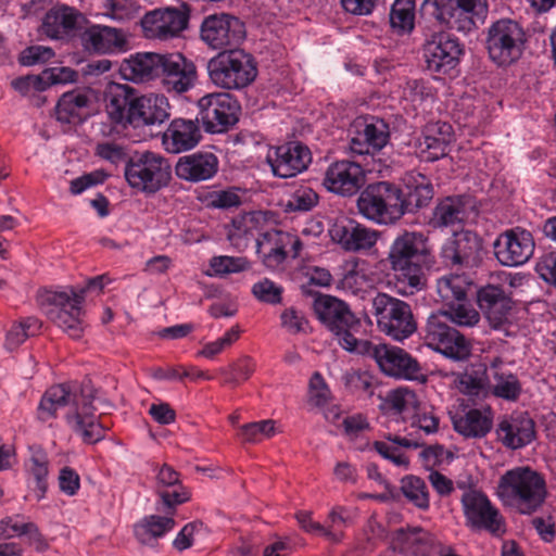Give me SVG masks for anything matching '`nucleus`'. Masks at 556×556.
I'll return each instance as SVG.
<instances>
[{"mask_svg":"<svg viewBox=\"0 0 556 556\" xmlns=\"http://www.w3.org/2000/svg\"><path fill=\"white\" fill-rule=\"evenodd\" d=\"M121 71L132 83L157 81L163 91L173 96L190 91L198 81L194 62L179 52L136 53L123 62Z\"/></svg>","mask_w":556,"mask_h":556,"instance_id":"1","label":"nucleus"},{"mask_svg":"<svg viewBox=\"0 0 556 556\" xmlns=\"http://www.w3.org/2000/svg\"><path fill=\"white\" fill-rule=\"evenodd\" d=\"M93 389L89 384L61 383L49 388L41 397L38 417L48 421L59 416V410H65L67 425L83 437L86 443H96L103 439L104 428L96 419L93 406Z\"/></svg>","mask_w":556,"mask_h":556,"instance_id":"2","label":"nucleus"},{"mask_svg":"<svg viewBox=\"0 0 556 556\" xmlns=\"http://www.w3.org/2000/svg\"><path fill=\"white\" fill-rule=\"evenodd\" d=\"M387 261L401 294H414L426 287L424 268L432 264L428 238L417 231H404L390 245Z\"/></svg>","mask_w":556,"mask_h":556,"instance_id":"3","label":"nucleus"},{"mask_svg":"<svg viewBox=\"0 0 556 556\" xmlns=\"http://www.w3.org/2000/svg\"><path fill=\"white\" fill-rule=\"evenodd\" d=\"M109 278L100 275L88 280L80 289L67 288L62 291H45L39 295V305L46 316L72 339H80L86 324L83 304L88 290L103 289Z\"/></svg>","mask_w":556,"mask_h":556,"instance_id":"4","label":"nucleus"},{"mask_svg":"<svg viewBox=\"0 0 556 556\" xmlns=\"http://www.w3.org/2000/svg\"><path fill=\"white\" fill-rule=\"evenodd\" d=\"M496 496L503 505L516 508L520 514L536 511L547 496L544 477L528 466L516 467L501 476Z\"/></svg>","mask_w":556,"mask_h":556,"instance_id":"5","label":"nucleus"},{"mask_svg":"<svg viewBox=\"0 0 556 556\" xmlns=\"http://www.w3.org/2000/svg\"><path fill=\"white\" fill-rule=\"evenodd\" d=\"M211 81L224 90H242L257 76L256 62L242 49L224 50L207 63Z\"/></svg>","mask_w":556,"mask_h":556,"instance_id":"6","label":"nucleus"},{"mask_svg":"<svg viewBox=\"0 0 556 556\" xmlns=\"http://www.w3.org/2000/svg\"><path fill=\"white\" fill-rule=\"evenodd\" d=\"M359 213L379 225H392L405 214L403 191L394 184H369L357 199Z\"/></svg>","mask_w":556,"mask_h":556,"instance_id":"7","label":"nucleus"},{"mask_svg":"<svg viewBox=\"0 0 556 556\" xmlns=\"http://www.w3.org/2000/svg\"><path fill=\"white\" fill-rule=\"evenodd\" d=\"M528 42L523 26L516 20L503 17L493 22L486 31L489 58L498 66H508L523 54Z\"/></svg>","mask_w":556,"mask_h":556,"instance_id":"8","label":"nucleus"},{"mask_svg":"<svg viewBox=\"0 0 556 556\" xmlns=\"http://www.w3.org/2000/svg\"><path fill=\"white\" fill-rule=\"evenodd\" d=\"M124 174L132 189L155 193L168 185L172 168L168 161L161 154L144 151L135 153L126 161Z\"/></svg>","mask_w":556,"mask_h":556,"instance_id":"9","label":"nucleus"},{"mask_svg":"<svg viewBox=\"0 0 556 556\" xmlns=\"http://www.w3.org/2000/svg\"><path fill=\"white\" fill-rule=\"evenodd\" d=\"M352 353L372 358L381 371L388 376L422 383L427 381L419 363L401 348L361 340Z\"/></svg>","mask_w":556,"mask_h":556,"instance_id":"10","label":"nucleus"},{"mask_svg":"<svg viewBox=\"0 0 556 556\" xmlns=\"http://www.w3.org/2000/svg\"><path fill=\"white\" fill-rule=\"evenodd\" d=\"M313 309L323 325L338 337L339 344L344 350L353 352L361 340L355 338L351 330L358 326L359 320L349 305L336 296L320 294L314 299Z\"/></svg>","mask_w":556,"mask_h":556,"instance_id":"11","label":"nucleus"},{"mask_svg":"<svg viewBox=\"0 0 556 556\" xmlns=\"http://www.w3.org/2000/svg\"><path fill=\"white\" fill-rule=\"evenodd\" d=\"M378 328L396 341H403L417 330L410 305L387 293H378L372 300Z\"/></svg>","mask_w":556,"mask_h":556,"instance_id":"12","label":"nucleus"},{"mask_svg":"<svg viewBox=\"0 0 556 556\" xmlns=\"http://www.w3.org/2000/svg\"><path fill=\"white\" fill-rule=\"evenodd\" d=\"M488 12V0H441L433 15L442 26L469 34L484 24Z\"/></svg>","mask_w":556,"mask_h":556,"instance_id":"13","label":"nucleus"},{"mask_svg":"<svg viewBox=\"0 0 556 556\" xmlns=\"http://www.w3.org/2000/svg\"><path fill=\"white\" fill-rule=\"evenodd\" d=\"M460 503L467 527L488 531L494 536H501L506 532L504 517L482 491L465 489Z\"/></svg>","mask_w":556,"mask_h":556,"instance_id":"14","label":"nucleus"},{"mask_svg":"<svg viewBox=\"0 0 556 556\" xmlns=\"http://www.w3.org/2000/svg\"><path fill=\"white\" fill-rule=\"evenodd\" d=\"M424 340L429 348L454 361H464L470 355V343L448 326L446 314L440 311L428 317Z\"/></svg>","mask_w":556,"mask_h":556,"instance_id":"15","label":"nucleus"},{"mask_svg":"<svg viewBox=\"0 0 556 556\" xmlns=\"http://www.w3.org/2000/svg\"><path fill=\"white\" fill-rule=\"evenodd\" d=\"M198 119L206 131L224 132L239 119L240 105L228 92H213L198 101Z\"/></svg>","mask_w":556,"mask_h":556,"instance_id":"16","label":"nucleus"},{"mask_svg":"<svg viewBox=\"0 0 556 556\" xmlns=\"http://www.w3.org/2000/svg\"><path fill=\"white\" fill-rule=\"evenodd\" d=\"M463 54V43L450 33H433L424 45L427 68L438 75H447L454 71Z\"/></svg>","mask_w":556,"mask_h":556,"instance_id":"17","label":"nucleus"},{"mask_svg":"<svg viewBox=\"0 0 556 556\" xmlns=\"http://www.w3.org/2000/svg\"><path fill=\"white\" fill-rule=\"evenodd\" d=\"M190 10L186 4L167 7L146 13L141 20L143 34L149 39L168 40L187 29Z\"/></svg>","mask_w":556,"mask_h":556,"instance_id":"18","label":"nucleus"},{"mask_svg":"<svg viewBox=\"0 0 556 556\" xmlns=\"http://www.w3.org/2000/svg\"><path fill=\"white\" fill-rule=\"evenodd\" d=\"M303 243L298 239V235L273 229L262 233L256 240V253L267 268L276 269L287 258H298L303 250Z\"/></svg>","mask_w":556,"mask_h":556,"instance_id":"19","label":"nucleus"},{"mask_svg":"<svg viewBox=\"0 0 556 556\" xmlns=\"http://www.w3.org/2000/svg\"><path fill=\"white\" fill-rule=\"evenodd\" d=\"M482 239L476 232L463 229L444 242L441 258L446 266L473 268L482 261Z\"/></svg>","mask_w":556,"mask_h":556,"instance_id":"20","label":"nucleus"},{"mask_svg":"<svg viewBox=\"0 0 556 556\" xmlns=\"http://www.w3.org/2000/svg\"><path fill=\"white\" fill-rule=\"evenodd\" d=\"M534 248L531 232L520 227L505 230L493 243L496 260L507 267L526 264L533 255Z\"/></svg>","mask_w":556,"mask_h":556,"instance_id":"21","label":"nucleus"},{"mask_svg":"<svg viewBox=\"0 0 556 556\" xmlns=\"http://www.w3.org/2000/svg\"><path fill=\"white\" fill-rule=\"evenodd\" d=\"M331 240L346 252H366L378 242L380 232L346 216L334 219L330 226Z\"/></svg>","mask_w":556,"mask_h":556,"instance_id":"22","label":"nucleus"},{"mask_svg":"<svg viewBox=\"0 0 556 556\" xmlns=\"http://www.w3.org/2000/svg\"><path fill=\"white\" fill-rule=\"evenodd\" d=\"M266 160L274 176L291 178L307 169L312 153L305 144L291 141L270 148Z\"/></svg>","mask_w":556,"mask_h":556,"instance_id":"23","label":"nucleus"},{"mask_svg":"<svg viewBox=\"0 0 556 556\" xmlns=\"http://www.w3.org/2000/svg\"><path fill=\"white\" fill-rule=\"evenodd\" d=\"M200 35L212 49L218 50L238 45L245 35L243 23L227 13L212 14L204 18Z\"/></svg>","mask_w":556,"mask_h":556,"instance_id":"24","label":"nucleus"},{"mask_svg":"<svg viewBox=\"0 0 556 556\" xmlns=\"http://www.w3.org/2000/svg\"><path fill=\"white\" fill-rule=\"evenodd\" d=\"M365 182L366 175L363 167L356 162L342 160L328 166L323 185L330 192L352 197L363 188Z\"/></svg>","mask_w":556,"mask_h":556,"instance_id":"25","label":"nucleus"},{"mask_svg":"<svg viewBox=\"0 0 556 556\" xmlns=\"http://www.w3.org/2000/svg\"><path fill=\"white\" fill-rule=\"evenodd\" d=\"M84 14L76 8L55 3L45 14L41 33L50 39L70 40L80 29Z\"/></svg>","mask_w":556,"mask_h":556,"instance_id":"26","label":"nucleus"},{"mask_svg":"<svg viewBox=\"0 0 556 556\" xmlns=\"http://www.w3.org/2000/svg\"><path fill=\"white\" fill-rule=\"evenodd\" d=\"M390 140L389 125L381 118L370 117L356 125L355 135L350 140L354 154H374L384 148Z\"/></svg>","mask_w":556,"mask_h":556,"instance_id":"27","label":"nucleus"},{"mask_svg":"<svg viewBox=\"0 0 556 556\" xmlns=\"http://www.w3.org/2000/svg\"><path fill=\"white\" fill-rule=\"evenodd\" d=\"M137 91L125 84L111 83L105 89V112L115 125L126 127L132 124V106Z\"/></svg>","mask_w":556,"mask_h":556,"instance_id":"28","label":"nucleus"},{"mask_svg":"<svg viewBox=\"0 0 556 556\" xmlns=\"http://www.w3.org/2000/svg\"><path fill=\"white\" fill-rule=\"evenodd\" d=\"M156 493L163 507L175 515L176 507L190 500V492L181 484L180 473L168 464L155 467Z\"/></svg>","mask_w":556,"mask_h":556,"instance_id":"29","label":"nucleus"},{"mask_svg":"<svg viewBox=\"0 0 556 556\" xmlns=\"http://www.w3.org/2000/svg\"><path fill=\"white\" fill-rule=\"evenodd\" d=\"M80 40L87 51L100 54L125 51L127 48L124 31L110 26L91 25L81 33Z\"/></svg>","mask_w":556,"mask_h":556,"instance_id":"30","label":"nucleus"},{"mask_svg":"<svg viewBox=\"0 0 556 556\" xmlns=\"http://www.w3.org/2000/svg\"><path fill=\"white\" fill-rule=\"evenodd\" d=\"M496 434L504 446L518 450L534 440L535 425L527 414L520 413L501 420Z\"/></svg>","mask_w":556,"mask_h":556,"instance_id":"31","label":"nucleus"},{"mask_svg":"<svg viewBox=\"0 0 556 556\" xmlns=\"http://www.w3.org/2000/svg\"><path fill=\"white\" fill-rule=\"evenodd\" d=\"M479 307L493 329H502L509 320L511 301L497 286H486L478 292Z\"/></svg>","mask_w":556,"mask_h":556,"instance_id":"32","label":"nucleus"},{"mask_svg":"<svg viewBox=\"0 0 556 556\" xmlns=\"http://www.w3.org/2000/svg\"><path fill=\"white\" fill-rule=\"evenodd\" d=\"M218 169V159L211 152H197L180 157L175 173L180 179L198 182L212 178Z\"/></svg>","mask_w":556,"mask_h":556,"instance_id":"33","label":"nucleus"},{"mask_svg":"<svg viewBox=\"0 0 556 556\" xmlns=\"http://www.w3.org/2000/svg\"><path fill=\"white\" fill-rule=\"evenodd\" d=\"M132 110L131 125L162 124L170 116L169 101L162 93L137 94Z\"/></svg>","mask_w":556,"mask_h":556,"instance_id":"34","label":"nucleus"},{"mask_svg":"<svg viewBox=\"0 0 556 556\" xmlns=\"http://www.w3.org/2000/svg\"><path fill=\"white\" fill-rule=\"evenodd\" d=\"M202 135L197 122L176 118L163 135V144L169 153H180L193 149Z\"/></svg>","mask_w":556,"mask_h":556,"instance_id":"35","label":"nucleus"},{"mask_svg":"<svg viewBox=\"0 0 556 556\" xmlns=\"http://www.w3.org/2000/svg\"><path fill=\"white\" fill-rule=\"evenodd\" d=\"M434 543V536L421 527L400 528L392 539L393 548L406 556H429Z\"/></svg>","mask_w":556,"mask_h":556,"instance_id":"36","label":"nucleus"},{"mask_svg":"<svg viewBox=\"0 0 556 556\" xmlns=\"http://www.w3.org/2000/svg\"><path fill=\"white\" fill-rule=\"evenodd\" d=\"M452 141V126L446 123L427 125L419 139L420 156L426 162H434L447 154Z\"/></svg>","mask_w":556,"mask_h":556,"instance_id":"37","label":"nucleus"},{"mask_svg":"<svg viewBox=\"0 0 556 556\" xmlns=\"http://www.w3.org/2000/svg\"><path fill=\"white\" fill-rule=\"evenodd\" d=\"M455 431L465 438H483L493 427V413L490 407L471 408L453 417Z\"/></svg>","mask_w":556,"mask_h":556,"instance_id":"38","label":"nucleus"},{"mask_svg":"<svg viewBox=\"0 0 556 556\" xmlns=\"http://www.w3.org/2000/svg\"><path fill=\"white\" fill-rule=\"evenodd\" d=\"M404 185L407 193L404 195L405 213L427 206L433 198V187L430 179L421 173L409 172L405 175Z\"/></svg>","mask_w":556,"mask_h":556,"instance_id":"39","label":"nucleus"},{"mask_svg":"<svg viewBox=\"0 0 556 556\" xmlns=\"http://www.w3.org/2000/svg\"><path fill=\"white\" fill-rule=\"evenodd\" d=\"M261 215L256 212L240 214L232 218L227 227V239L230 244L238 251L248 248L250 240L258 230Z\"/></svg>","mask_w":556,"mask_h":556,"instance_id":"40","label":"nucleus"},{"mask_svg":"<svg viewBox=\"0 0 556 556\" xmlns=\"http://www.w3.org/2000/svg\"><path fill=\"white\" fill-rule=\"evenodd\" d=\"M165 516L150 515L135 525L134 532L139 542L150 544L174 529L176 522L168 507L163 508Z\"/></svg>","mask_w":556,"mask_h":556,"instance_id":"41","label":"nucleus"},{"mask_svg":"<svg viewBox=\"0 0 556 556\" xmlns=\"http://www.w3.org/2000/svg\"><path fill=\"white\" fill-rule=\"evenodd\" d=\"M466 218L465 199L463 197H447L437 204L430 223L434 228H443L462 224Z\"/></svg>","mask_w":556,"mask_h":556,"instance_id":"42","label":"nucleus"},{"mask_svg":"<svg viewBox=\"0 0 556 556\" xmlns=\"http://www.w3.org/2000/svg\"><path fill=\"white\" fill-rule=\"evenodd\" d=\"M491 390L494 396L516 401L521 393V383L516 375L502 366L501 359H495L491 365Z\"/></svg>","mask_w":556,"mask_h":556,"instance_id":"43","label":"nucleus"},{"mask_svg":"<svg viewBox=\"0 0 556 556\" xmlns=\"http://www.w3.org/2000/svg\"><path fill=\"white\" fill-rule=\"evenodd\" d=\"M89 99L81 92H66L58 101L56 118L62 123L78 124L87 116Z\"/></svg>","mask_w":556,"mask_h":556,"instance_id":"44","label":"nucleus"},{"mask_svg":"<svg viewBox=\"0 0 556 556\" xmlns=\"http://www.w3.org/2000/svg\"><path fill=\"white\" fill-rule=\"evenodd\" d=\"M469 283L462 275H447L437 281V292L445 305L465 301Z\"/></svg>","mask_w":556,"mask_h":556,"instance_id":"45","label":"nucleus"},{"mask_svg":"<svg viewBox=\"0 0 556 556\" xmlns=\"http://www.w3.org/2000/svg\"><path fill=\"white\" fill-rule=\"evenodd\" d=\"M415 0H395L390 10V25L400 34H409L415 27Z\"/></svg>","mask_w":556,"mask_h":556,"instance_id":"46","label":"nucleus"},{"mask_svg":"<svg viewBox=\"0 0 556 556\" xmlns=\"http://www.w3.org/2000/svg\"><path fill=\"white\" fill-rule=\"evenodd\" d=\"M401 491L405 498L415 507L427 510L430 506L428 486L419 477L406 476L401 480Z\"/></svg>","mask_w":556,"mask_h":556,"instance_id":"47","label":"nucleus"},{"mask_svg":"<svg viewBox=\"0 0 556 556\" xmlns=\"http://www.w3.org/2000/svg\"><path fill=\"white\" fill-rule=\"evenodd\" d=\"M27 534L38 542L37 549L43 551L47 544L41 539L38 528L33 522H25L20 516L7 517L0 521V535L12 538Z\"/></svg>","mask_w":556,"mask_h":556,"instance_id":"48","label":"nucleus"},{"mask_svg":"<svg viewBox=\"0 0 556 556\" xmlns=\"http://www.w3.org/2000/svg\"><path fill=\"white\" fill-rule=\"evenodd\" d=\"M386 405L393 414L406 416L416 413L419 402L413 390L397 388L389 393Z\"/></svg>","mask_w":556,"mask_h":556,"instance_id":"49","label":"nucleus"},{"mask_svg":"<svg viewBox=\"0 0 556 556\" xmlns=\"http://www.w3.org/2000/svg\"><path fill=\"white\" fill-rule=\"evenodd\" d=\"M41 329V321L36 317H27L21 321L13 324L7 333L5 345L8 349L13 350L24 343L27 338L34 337L39 333Z\"/></svg>","mask_w":556,"mask_h":556,"instance_id":"50","label":"nucleus"},{"mask_svg":"<svg viewBox=\"0 0 556 556\" xmlns=\"http://www.w3.org/2000/svg\"><path fill=\"white\" fill-rule=\"evenodd\" d=\"M255 370V363L249 356H242L227 367L218 369V374L224 377V384L237 386L247 381Z\"/></svg>","mask_w":556,"mask_h":556,"instance_id":"51","label":"nucleus"},{"mask_svg":"<svg viewBox=\"0 0 556 556\" xmlns=\"http://www.w3.org/2000/svg\"><path fill=\"white\" fill-rule=\"evenodd\" d=\"M445 306L446 308L440 312L446 314L447 321H452L459 327H473L480 320L479 312L466 300Z\"/></svg>","mask_w":556,"mask_h":556,"instance_id":"52","label":"nucleus"},{"mask_svg":"<svg viewBox=\"0 0 556 556\" xmlns=\"http://www.w3.org/2000/svg\"><path fill=\"white\" fill-rule=\"evenodd\" d=\"M249 268V261L242 256H213L210 260L208 276L223 277L229 274L244 271Z\"/></svg>","mask_w":556,"mask_h":556,"instance_id":"53","label":"nucleus"},{"mask_svg":"<svg viewBox=\"0 0 556 556\" xmlns=\"http://www.w3.org/2000/svg\"><path fill=\"white\" fill-rule=\"evenodd\" d=\"M205 201L208 207L229 210L241 205L242 195L239 188H227L207 192Z\"/></svg>","mask_w":556,"mask_h":556,"instance_id":"54","label":"nucleus"},{"mask_svg":"<svg viewBox=\"0 0 556 556\" xmlns=\"http://www.w3.org/2000/svg\"><path fill=\"white\" fill-rule=\"evenodd\" d=\"M275 433V421L271 419L254 421L240 427L239 437L243 442L257 443Z\"/></svg>","mask_w":556,"mask_h":556,"instance_id":"55","label":"nucleus"},{"mask_svg":"<svg viewBox=\"0 0 556 556\" xmlns=\"http://www.w3.org/2000/svg\"><path fill=\"white\" fill-rule=\"evenodd\" d=\"M240 338L239 326H233L227 330L223 337L215 341L207 342L198 352V356H202L208 359H213L216 355L220 354L225 350L229 349Z\"/></svg>","mask_w":556,"mask_h":556,"instance_id":"56","label":"nucleus"},{"mask_svg":"<svg viewBox=\"0 0 556 556\" xmlns=\"http://www.w3.org/2000/svg\"><path fill=\"white\" fill-rule=\"evenodd\" d=\"M459 390L469 396L484 397L489 392L485 371L465 372L459 380Z\"/></svg>","mask_w":556,"mask_h":556,"instance_id":"57","label":"nucleus"},{"mask_svg":"<svg viewBox=\"0 0 556 556\" xmlns=\"http://www.w3.org/2000/svg\"><path fill=\"white\" fill-rule=\"evenodd\" d=\"M331 400V391L321 374L315 371L308 382V403L316 407H323Z\"/></svg>","mask_w":556,"mask_h":556,"instance_id":"58","label":"nucleus"},{"mask_svg":"<svg viewBox=\"0 0 556 556\" xmlns=\"http://www.w3.org/2000/svg\"><path fill=\"white\" fill-rule=\"evenodd\" d=\"M282 287L268 278L257 281L252 287V294L258 301L267 304H279L282 300Z\"/></svg>","mask_w":556,"mask_h":556,"instance_id":"59","label":"nucleus"},{"mask_svg":"<svg viewBox=\"0 0 556 556\" xmlns=\"http://www.w3.org/2000/svg\"><path fill=\"white\" fill-rule=\"evenodd\" d=\"M356 516V508L352 509L345 506H334L328 514V525L325 527L327 530H332L343 536V533L340 530L352 525Z\"/></svg>","mask_w":556,"mask_h":556,"instance_id":"60","label":"nucleus"},{"mask_svg":"<svg viewBox=\"0 0 556 556\" xmlns=\"http://www.w3.org/2000/svg\"><path fill=\"white\" fill-rule=\"evenodd\" d=\"M318 202L317 193L309 187L296 189L287 203V208L293 212H307Z\"/></svg>","mask_w":556,"mask_h":556,"instance_id":"61","label":"nucleus"},{"mask_svg":"<svg viewBox=\"0 0 556 556\" xmlns=\"http://www.w3.org/2000/svg\"><path fill=\"white\" fill-rule=\"evenodd\" d=\"M296 520L301 528L308 532L327 538L329 541L338 543L342 540V535L332 530H327L320 522L314 521L309 511H300L296 514Z\"/></svg>","mask_w":556,"mask_h":556,"instance_id":"62","label":"nucleus"},{"mask_svg":"<svg viewBox=\"0 0 556 556\" xmlns=\"http://www.w3.org/2000/svg\"><path fill=\"white\" fill-rule=\"evenodd\" d=\"M54 56V51L45 46H30L24 49L18 58V61L24 66H33L36 64L46 63Z\"/></svg>","mask_w":556,"mask_h":556,"instance_id":"63","label":"nucleus"},{"mask_svg":"<svg viewBox=\"0 0 556 556\" xmlns=\"http://www.w3.org/2000/svg\"><path fill=\"white\" fill-rule=\"evenodd\" d=\"M45 84V90L53 85L74 83L77 79V73L70 67H51L41 73Z\"/></svg>","mask_w":556,"mask_h":556,"instance_id":"64","label":"nucleus"}]
</instances>
